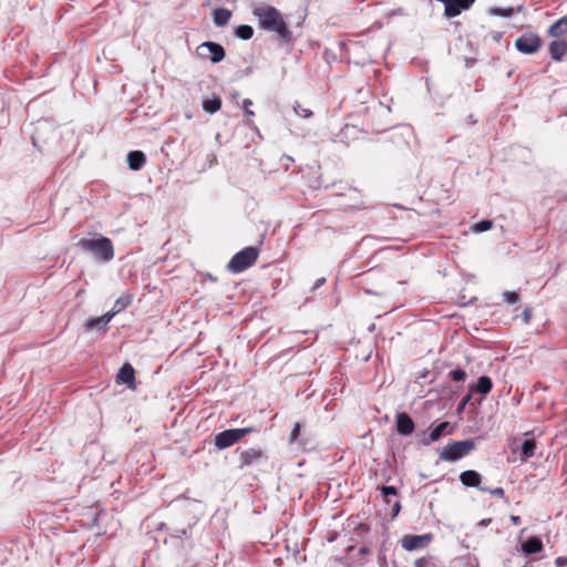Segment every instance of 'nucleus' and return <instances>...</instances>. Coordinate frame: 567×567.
<instances>
[{
  "label": "nucleus",
  "instance_id": "2f4dec72",
  "mask_svg": "<svg viewBox=\"0 0 567 567\" xmlns=\"http://www.w3.org/2000/svg\"><path fill=\"white\" fill-rule=\"evenodd\" d=\"M481 491L488 492L492 496H495V497H504V495H505V492L502 487H496L493 489H487L485 487H482Z\"/></svg>",
  "mask_w": 567,
  "mask_h": 567
},
{
  "label": "nucleus",
  "instance_id": "6e6552de",
  "mask_svg": "<svg viewBox=\"0 0 567 567\" xmlns=\"http://www.w3.org/2000/svg\"><path fill=\"white\" fill-rule=\"evenodd\" d=\"M267 456L265 455L264 451L261 449L257 447H249L244 451H240L238 460H239V467H249L255 464H258L261 460H266Z\"/></svg>",
  "mask_w": 567,
  "mask_h": 567
},
{
  "label": "nucleus",
  "instance_id": "393cba45",
  "mask_svg": "<svg viewBox=\"0 0 567 567\" xmlns=\"http://www.w3.org/2000/svg\"><path fill=\"white\" fill-rule=\"evenodd\" d=\"M295 113L302 117V118H309L312 116V111L308 107H305L301 103L296 102L293 106Z\"/></svg>",
  "mask_w": 567,
  "mask_h": 567
},
{
  "label": "nucleus",
  "instance_id": "bb28decb",
  "mask_svg": "<svg viewBox=\"0 0 567 567\" xmlns=\"http://www.w3.org/2000/svg\"><path fill=\"white\" fill-rule=\"evenodd\" d=\"M503 299L505 302H507L509 305H514L519 301V296L515 291H505L503 293Z\"/></svg>",
  "mask_w": 567,
  "mask_h": 567
},
{
  "label": "nucleus",
  "instance_id": "473e14b6",
  "mask_svg": "<svg viewBox=\"0 0 567 567\" xmlns=\"http://www.w3.org/2000/svg\"><path fill=\"white\" fill-rule=\"evenodd\" d=\"M300 430H301V424L299 422H296L295 426H293V429L291 431V434H290V442L291 443L295 442L298 439V436L300 434Z\"/></svg>",
  "mask_w": 567,
  "mask_h": 567
},
{
  "label": "nucleus",
  "instance_id": "4c0bfd02",
  "mask_svg": "<svg viewBox=\"0 0 567 567\" xmlns=\"http://www.w3.org/2000/svg\"><path fill=\"white\" fill-rule=\"evenodd\" d=\"M529 318H530L529 311H528V310H525V311H524V319H525V321H526V322H528V321H529Z\"/></svg>",
  "mask_w": 567,
  "mask_h": 567
},
{
  "label": "nucleus",
  "instance_id": "b1692460",
  "mask_svg": "<svg viewBox=\"0 0 567 567\" xmlns=\"http://www.w3.org/2000/svg\"><path fill=\"white\" fill-rule=\"evenodd\" d=\"M236 35L243 40H249L254 35L252 27L248 24H241L236 29Z\"/></svg>",
  "mask_w": 567,
  "mask_h": 567
},
{
  "label": "nucleus",
  "instance_id": "4468645a",
  "mask_svg": "<svg viewBox=\"0 0 567 567\" xmlns=\"http://www.w3.org/2000/svg\"><path fill=\"white\" fill-rule=\"evenodd\" d=\"M146 162V156L142 151H132L127 154V164L132 171H140Z\"/></svg>",
  "mask_w": 567,
  "mask_h": 567
},
{
  "label": "nucleus",
  "instance_id": "39448f33",
  "mask_svg": "<svg viewBox=\"0 0 567 567\" xmlns=\"http://www.w3.org/2000/svg\"><path fill=\"white\" fill-rule=\"evenodd\" d=\"M252 432V427L225 430L215 436V445L220 450L227 449Z\"/></svg>",
  "mask_w": 567,
  "mask_h": 567
},
{
  "label": "nucleus",
  "instance_id": "f3484780",
  "mask_svg": "<svg viewBox=\"0 0 567 567\" xmlns=\"http://www.w3.org/2000/svg\"><path fill=\"white\" fill-rule=\"evenodd\" d=\"M133 301V296L131 293H126L121 296L114 303L113 308L109 311V315H112V318L126 309Z\"/></svg>",
  "mask_w": 567,
  "mask_h": 567
},
{
  "label": "nucleus",
  "instance_id": "9d476101",
  "mask_svg": "<svg viewBox=\"0 0 567 567\" xmlns=\"http://www.w3.org/2000/svg\"><path fill=\"white\" fill-rule=\"evenodd\" d=\"M117 383H124L131 390H136L135 370L130 363H124L116 375Z\"/></svg>",
  "mask_w": 567,
  "mask_h": 567
},
{
  "label": "nucleus",
  "instance_id": "5701e85b",
  "mask_svg": "<svg viewBox=\"0 0 567 567\" xmlns=\"http://www.w3.org/2000/svg\"><path fill=\"white\" fill-rule=\"evenodd\" d=\"M447 427H450V422L444 421L437 424L434 429H432L429 435L430 442H435L440 440V437Z\"/></svg>",
  "mask_w": 567,
  "mask_h": 567
},
{
  "label": "nucleus",
  "instance_id": "e433bc0d",
  "mask_svg": "<svg viewBox=\"0 0 567 567\" xmlns=\"http://www.w3.org/2000/svg\"><path fill=\"white\" fill-rule=\"evenodd\" d=\"M468 401H470V394L463 399L460 408L463 409L467 404Z\"/></svg>",
  "mask_w": 567,
  "mask_h": 567
},
{
  "label": "nucleus",
  "instance_id": "cd10ccee",
  "mask_svg": "<svg viewBox=\"0 0 567 567\" xmlns=\"http://www.w3.org/2000/svg\"><path fill=\"white\" fill-rule=\"evenodd\" d=\"M450 377L453 381L460 382L465 380L466 373L462 369H455L450 372Z\"/></svg>",
  "mask_w": 567,
  "mask_h": 567
},
{
  "label": "nucleus",
  "instance_id": "ddd939ff",
  "mask_svg": "<svg viewBox=\"0 0 567 567\" xmlns=\"http://www.w3.org/2000/svg\"><path fill=\"white\" fill-rule=\"evenodd\" d=\"M460 481L464 486L478 487L482 481V476L476 471L467 470L461 473Z\"/></svg>",
  "mask_w": 567,
  "mask_h": 567
},
{
  "label": "nucleus",
  "instance_id": "f257e3e1",
  "mask_svg": "<svg viewBox=\"0 0 567 567\" xmlns=\"http://www.w3.org/2000/svg\"><path fill=\"white\" fill-rule=\"evenodd\" d=\"M252 14L258 20L261 29L276 32L278 38L284 42L291 40V31L280 11L275 7L268 4L257 6L252 10Z\"/></svg>",
  "mask_w": 567,
  "mask_h": 567
},
{
  "label": "nucleus",
  "instance_id": "412c9836",
  "mask_svg": "<svg viewBox=\"0 0 567 567\" xmlns=\"http://www.w3.org/2000/svg\"><path fill=\"white\" fill-rule=\"evenodd\" d=\"M474 389L483 395L488 394L493 389L492 379L486 375L480 377Z\"/></svg>",
  "mask_w": 567,
  "mask_h": 567
},
{
  "label": "nucleus",
  "instance_id": "a19ab883",
  "mask_svg": "<svg viewBox=\"0 0 567 567\" xmlns=\"http://www.w3.org/2000/svg\"><path fill=\"white\" fill-rule=\"evenodd\" d=\"M321 282H324V279H323V278H322V279H320V280H318V282H317V285H316V286L321 285Z\"/></svg>",
  "mask_w": 567,
  "mask_h": 567
},
{
  "label": "nucleus",
  "instance_id": "7c9ffc66",
  "mask_svg": "<svg viewBox=\"0 0 567 567\" xmlns=\"http://www.w3.org/2000/svg\"><path fill=\"white\" fill-rule=\"evenodd\" d=\"M252 101L249 99H245L243 102L244 112L248 117H252L255 113L251 111Z\"/></svg>",
  "mask_w": 567,
  "mask_h": 567
},
{
  "label": "nucleus",
  "instance_id": "a211bd4d",
  "mask_svg": "<svg viewBox=\"0 0 567 567\" xmlns=\"http://www.w3.org/2000/svg\"><path fill=\"white\" fill-rule=\"evenodd\" d=\"M567 33V16L560 18L553 23L548 30V34L553 38H559Z\"/></svg>",
  "mask_w": 567,
  "mask_h": 567
},
{
  "label": "nucleus",
  "instance_id": "4be33fe9",
  "mask_svg": "<svg viewBox=\"0 0 567 567\" xmlns=\"http://www.w3.org/2000/svg\"><path fill=\"white\" fill-rule=\"evenodd\" d=\"M221 107V99L219 96H214L212 99H207L203 101V109L205 112L209 114H214L219 111Z\"/></svg>",
  "mask_w": 567,
  "mask_h": 567
},
{
  "label": "nucleus",
  "instance_id": "423d86ee",
  "mask_svg": "<svg viewBox=\"0 0 567 567\" xmlns=\"http://www.w3.org/2000/svg\"><path fill=\"white\" fill-rule=\"evenodd\" d=\"M542 47V39L538 34L526 32L515 40V48L524 54H534Z\"/></svg>",
  "mask_w": 567,
  "mask_h": 567
},
{
  "label": "nucleus",
  "instance_id": "aec40b11",
  "mask_svg": "<svg viewBox=\"0 0 567 567\" xmlns=\"http://www.w3.org/2000/svg\"><path fill=\"white\" fill-rule=\"evenodd\" d=\"M536 441L534 439L525 440L520 449V460L526 461L527 458L535 455Z\"/></svg>",
  "mask_w": 567,
  "mask_h": 567
},
{
  "label": "nucleus",
  "instance_id": "58836bf2",
  "mask_svg": "<svg viewBox=\"0 0 567 567\" xmlns=\"http://www.w3.org/2000/svg\"><path fill=\"white\" fill-rule=\"evenodd\" d=\"M512 519L515 524H518L520 520L518 516H513Z\"/></svg>",
  "mask_w": 567,
  "mask_h": 567
},
{
  "label": "nucleus",
  "instance_id": "ea45409f",
  "mask_svg": "<svg viewBox=\"0 0 567 567\" xmlns=\"http://www.w3.org/2000/svg\"><path fill=\"white\" fill-rule=\"evenodd\" d=\"M360 553H361V554H367V553H368V548H367V547H362V548H360Z\"/></svg>",
  "mask_w": 567,
  "mask_h": 567
},
{
  "label": "nucleus",
  "instance_id": "c9c22d12",
  "mask_svg": "<svg viewBox=\"0 0 567 567\" xmlns=\"http://www.w3.org/2000/svg\"><path fill=\"white\" fill-rule=\"evenodd\" d=\"M400 508H401L400 502H395L393 516L398 515V513L400 512Z\"/></svg>",
  "mask_w": 567,
  "mask_h": 567
},
{
  "label": "nucleus",
  "instance_id": "f704fd0d",
  "mask_svg": "<svg viewBox=\"0 0 567 567\" xmlns=\"http://www.w3.org/2000/svg\"><path fill=\"white\" fill-rule=\"evenodd\" d=\"M556 564H557L558 566H563V565L567 564V558L558 557V558L556 559Z\"/></svg>",
  "mask_w": 567,
  "mask_h": 567
},
{
  "label": "nucleus",
  "instance_id": "6ab92c4d",
  "mask_svg": "<svg viewBox=\"0 0 567 567\" xmlns=\"http://www.w3.org/2000/svg\"><path fill=\"white\" fill-rule=\"evenodd\" d=\"M214 23L218 27H224L228 23L231 12L228 9L219 8L214 11Z\"/></svg>",
  "mask_w": 567,
  "mask_h": 567
},
{
  "label": "nucleus",
  "instance_id": "a878e982",
  "mask_svg": "<svg viewBox=\"0 0 567 567\" xmlns=\"http://www.w3.org/2000/svg\"><path fill=\"white\" fill-rule=\"evenodd\" d=\"M492 227H493V221L485 219V220H481V221L476 223L474 225L473 229L476 233H483V231L489 230Z\"/></svg>",
  "mask_w": 567,
  "mask_h": 567
},
{
  "label": "nucleus",
  "instance_id": "2eb2a0df",
  "mask_svg": "<svg viewBox=\"0 0 567 567\" xmlns=\"http://www.w3.org/2000/svg\"><path fill=\"white\" fill-rule=\"evenodd\" d=\"M549 53L555 61H560L567 53V42L564 40H555L550 42Z\"/></svg>",
  "mask_w": 567,
  "mask_h": 567
},
{
  "label": "nucleus",
  "instance_id": "0eeeda50",
  "mask_svg": "<svg viewBox=\"0 0 567 567\" xmlns=\"http://www.w3.org/2000/svg\"><path fill=\"white\" fill-rule=\"evenodd\" d=\"M197 53L203 59H208L213 63L224 60L226 52L223 45L216 42H204L197 47Z\"/></svg>",
  "mask_w": 567,
  "mask_h": 567
},
{
  "label": "nucleus",
  "instance_id": "f8f14e48",
  "mask_svg": "<svg viewBox=\"0 0 567 567\" xmlns=\"http://www.w3.org/2000/svg\"><path fill=\"white\" fill-rule=\"evenodd\" d=\"M111 320H112V315H109V312H106L105 315H103L101 317L89 318L84 323V328L86 331H91L94 329H97V330L104 329Z\"/></svg>",
  "mask_w": 567,
  "mask_h": 567
},
{
  "label": "nucleus",
  "instance_id": "7ed1b4c3",
  "mask_svg": "<svg viewBox=\"0 0 567 567\" xmlns=\"http://www.w3.org/2000/svg\"><path fill=\"white\" fill-rule=\"evenodd\" d=\"M475 449L472 440L454 441L440 451V460L455 462L470 454Z\"/></svg>",
  "mask_w": 567,
  "mask_h": 567
},
{
  "label": "nucleus",
  "instance_id": "1a4fd4ad",
  "mask_svg": "<svg viewBox=\"0 0 567 567\" xmlns=\"http://www.w3.org/2000/svg\"><path fill=\"white\" fill-rule=\"evenodd\" d=\"M431 540H432L431 534L405 535L401 540V545L405 550L412 551L415 549H421V548L426 547L431 543Z\"/></svg>",
  "mask_w": 567,
  "mask_h": 567
},
{
  "label": "nucleus",
  "instance_id": "dca6fc26",
  "mask_svg": "<svg viewBox=\"0 0 567 567\" xmlns=\"http://www.w3.org/2000/svg\"><path fill=\"white\" fill-rule=\"evenodd\" d=\"M522 549L525 554H537L544 549V545L538 537H529L522 544Z\"/></svg>",
  "mask_w": 567,
  "mask_h": 567
},
{
  "label": "nucleus",
  "instance_id": "f03ea898",
  "mask_svg": "<svg viewBox=\"0 0 567 567\" xmlns=\"http://www.w3.org/2000/svg\"><path fill=\"white\" fill-rule=\"evenodd\" d=\"M76 246L92 254L97 260L107 262L114 258V246L110 238L100 236L96 239L81 238Z\"/></svg>",
  "mask_w": 567,
  "mask_h": 567
},
{
  "label": "nucleus",
  "instance_id": "72a5a7b5",
  "mask_svg": "<svg viewBox=\"0 0 567 567\" xmlns=\"http://www.w3.org/2000/svg\"><path fill=\"white\" fill-rule=\"evenodd\" d=\"M494 12L502 17H509L513 13V9H507V10L495 9Z\"/></svg>",
  "mask_w": 567,
  "mask_h": 567
},
{
  "label": "nucleus",
  "instance_id": "c85d7f7f",
  "mask_svg": "<svg viewBox=\"0 0 567 567\" xmlns=\"http://www.w3.org/2000/svg\"><path fill=\"white\" fill-rule=\"evenodd\" d=\"M379 489L381 491L388 503H390V499L388 498L390 495L395 496L398 494V491L394 486H382Z\"/></svg>",
  "mask_w": 567,
  "mask_h": 567
},
{
  "label": "nucleus",
  "instance_id": "9b49d317",
  "mask_svg": "<svg viewBox=\"0 0 567 567\" xmlns=\"http://www.w3.org/2000/svg\"><path fill=\"white\" fill-rule=\"evenodd\" d=\"M414 427V422L409 414L402 412L396 415V431L401 435L412 434Z\"/></svg>",
  "mask_w": 567,
  "mask_h": 567
},
{
  "label": "nucleus",
  "instance_id": "c756f323",
  "mask_svg": "<svg viewBox=\"0 0 567 567\" xmlns=\"http://www.w3.org/2000/svg\"><path fill=\"white\" fill-rule=\"evenodd\" d=\"M431 557H421L414 560V567H434Z\"/></svg>",
  "mask_w": 567,
  "mask_h": 567
},
{
  "label": "nucleus",
  "instance_id": "20e7f679",
  "mask_svg": "<svg viewBox=\"0 0 567 567\" xmlns=\"http://www.w3.org/2000/svg\"><path fill=\"white\" fill-rule=\"evenodd\" d=\"M259 256L256 247H246L238 251L228 262V269L234 274H239L252 266Z\"/></svg>",
  "mask_w": 567,
  "mask_h": 567
}]
</instances>
